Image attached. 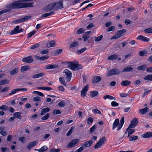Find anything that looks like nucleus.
Masks as SVG:
<instances>
[{
    "mask_svg": "<svg viewBox=\"0 0 152 152\" xmlns=\"http://www.w3.org/2000/svg\"><path fill=\"white\" fill-rule=\"evenodd\" d=\"M63 1H60L58 2H54L48 5L45 7L46 12L51 10L57 11L63 8Z\"/></svg>",
    "mask_w": 152,
    "mask_h": 152,
    "instance_id": "1",
    "label": "nucleus"
},
{
    "mask_svg": "<svg viewBox=\"0 0 152 152\" xmlns=\"http://www.w3.org/2000/svg\"><path fill=\"white\" fill-rule=\"evenodd\" d=\"M23 2V0H18L13 1L12 2L11 4L7 5L6 7L7 8L5 10H10V11H8V12H9L11 10V9L23 8V3H21V2Z\"/></svg>",
    "mask_w": 152,
    "mask_h": 152,
    "instance_id": "2",
    "label": "nucleus"
},
{
    "mask_svg": "<svg viewBox=\"0 0 152 152\" xmlns=\"http://www.w3.org/2000/svg\"><path fill=\"white\" fill-rule=\"evenodd\" d=\"M121 72V71L116 68L112 69L108 71L106 76L109 77L112 75H117L120 74Z\"/></svg>",
    "mask_w": 152,
    "mask_h": 152,
    "instance_id": "3",
    "label": "nucleus"
},
{
    "mask_svg": "<svg viewBox=\"0 0 152 152\" xmlns=\"http://www.w3.org/2000/svg\"><path fill=\"white\" fill-rule=\"evenodd\" d=\"M82 66L78 64L74 63L71 62L70 69L73 71H75L78 70L82 68Z\"/></svg>",
    "mask_w": 152,
    "mask_h": 152,
    "instance_id": "4",
    "label": "nucleus"
},
{
    "mask_svg": "<svg viewBox=\"0 0 152 152\" xmlns=\"http://www.w3.org/2000/svg\"><path fill=\"white\" fill-rule=\"evenodd\" d=\"M20 26H17L12 30L11 31L10 33V34L13 35L17 33L22 32L23 31V29L22 28L19 29Z\"/></svg>",
    "mask_w": 152,
    "mask_h": 152,
    "instance_id": "5",
    "label": "nucleus"
},
{
    "mask_svg": "<svg viewBox=\"0 0 152 152\" xmlns=\"http://www.w3.org/2000/svg\"><path fill=\"white\" fill-rule=\"evenodd\" d=\"M79 142V140L78 139H74L69 142L67 145V147L68 148L72 147L78 143Z\"/></svg>",
    "mask_w": 152,
    "mask_h": 152,
    "instance_id": "6",
    "label": "nucleus"
},
{
    "mask_svg": "<svg viewBox=\"0 0 152 152\" xmlns=\"http://www.w3.org/2000/svg\"><path fill=\"white\" fill-rule=\"evenodd\" d=\"M22 61L28 63H31L33 61L32 56H30L26 57L22 59Z\"/></svg>",
    "mask_w": 152,
    "mask_h": 152,
    "instance_id": "7",
    "label": "nucleus"
},
{
    "mask_svg": "<svg viewBox=\"0 0 152 152\" xmlns=\"http://www.w3.org/2000/svg\"><path fill=\"white\" fill-rule=\"evenodd\" d=\"M64 72L65 73L66 75V78L67 80L70 81L72 77V73L71 71L68 69H65L64 71Z\"/></svg>",
    "mask_w": 152,
    "mask_h": 152,
    "instance_id": "8",
    "label": "nucleus"
},
{
    "mask_svg": "<svg viewBox=\"0 0 152 152\" xmlns=\"http://www.w3.org/2000/svg\"><path fill=\"white\" fill-rule=\"evenodd\" d=\"M138 123V119L136 118H134L131 121V124L129 125V127L134 128Z\"/></svg>",
    "mask_w": 152,
    "mask_h": 152,
    "instance_id": "9",
    "label": "nucleus"
},
{
    "mask_svg": "<svg viewBox=\"0 0 152 152\" xmlns=\"http://www.w3.org/2000/svg\"><path fill=\"white\" fill-rule=\"evenodd\" d=\"M89 88L88 85L85 86L83 88L81 91V95L83 97H85L87 94V91Z\"/></svg>",
    "mask_w": 152,
    "mask_h": 152,
    "instance_id": "10",
    "label": "nucleus"
},
{
    "mask_svg": "<svg viewBox=\"0 0 152 152\" xmlns=\"http://www.w3.org/2000/svg\"><path fill=\"white\" fill-rule=\"evenodd\" d=\"M59 67L58 65L57 64H48L45 66L46 69H57Z\"/></svg>",
    "mask_w": 152,
    "mask_h": 152,
    "instance_id": "11",
    "label": "nucleus"
},
{
    "mask_svg": "<svg viewBox=\"0 0 152 152\" xmlns=\"http://www.w3.org/2000/svg\"><path fill=\"white\" fill-rule=\"evenodd\" d=\"M19 72V68L18 67H15L12 69L10 72V75H13L17 74Z\"/></svg>",
    "mask_w": 152,
    "mask_h": 152,
    "instance_id": "12",
    "label": "nucleus"
},
{
    "mask_svg": "<svg viewBox=\"0 0 152 152\" xmlns=\"http://www.w3.org/2000/svg\"><path fill=\"white\" fill-rule=\"evenodd\" d=\"M102 79L100 76H95L92 78V82L93 83H96L100 81Z\"/></svg>",
    "mask_w": 152,
    "mask_h": 152,
    "instance_id": "13",
    "label": "nucleus"
},
{
    "mask_svg": "<svg viewBox=\"0 0 152 152\" xmlns=\"http://www.w3.org/2000/svg\"><path fill=\"white\" fill-rule=\"evenodd\" d=\"M93 143V142L92 140H89L85 142L83 145L82 146L83 148L89 147Z\"/></svg>",
    "mask_w": 152,
    "mask_h": 152,
    "instance_id": "14",
    "label": "nucleus"
},
{
    "mask_svg": "<svg viewBox=\"0 0 152 152\" xmlns=\"http://www.w3.org/2000/svg\"><path fill=\"white\" fill-rule=\"evenodd\" d=\"M137 39L145 42H148L149 40V39L148 38L141 35L138 36Z\"/></svg>",
    "mask_w": 152,
    "mask_h": 152,
    "instance_id": "15",
    "label": "nucleus"
},
{
    "mask_svg": "<svg viewBox=\"0 0 152 152\" xmlns=\"http://www.w3.org/2000/svg\"><path fill=\"white\" fill-rule=\"evenodd\" d=\"M119 125V120L117 118L115 119L113 124V129H115Z\"/></svg>",
    "mask_w": 152,
    "mask_h": 152,
    "instance_id": "16",
    "label": "nucleus"
},
{
    "mask_svg": "<svg viewBox=\"0 0 152 152\" xmlns=\"http://www.w3.org/2000/svg\"><path fill=\"white\" fill-rule=\"evenodd\" d=\"M45 74L44 73L42 72L40 73L36 74L32 76V78L34 79L39 78L43 77L44 76Z\"/></svg>",
    "mask_w": 152,
    "mask_h": 152,
    "instance_id": "17",
    "label": "nucleus"
},
{
    "mask_svg": "<svg viewBox=\"0 0 152 152\" xmlns=\"http://www.w3.org/2000/svg\"><path fill=\"white\" fill-rule=\"evenodd\" d=\"M34 3L33 2L23 3V8L32 7L33 6Z\"/></svg>",
    "mask_w": 152,
    "mask_h": 152,
    "instance_id": "18",
    "label": "nucleus"
},
{
    "mask_svg": "<svg viewBox=\"0 0 152 152\" xmlns=\"http://www.w3.org/2000/svg\"><path fill=\"white\" fill-rule=\"evenodd\" d=\"M37 142L36 141H34L29 143L26 147L27 149H29L34 146L36 145Z\"/></svg>",
    "mask_w": 152,
    "mask_h": 152,
    "instance_id": "19",
    "label": "nucleus"
},
{
    "mask_svg": "<svg viewBox=\"0 0 152 152\" xmlns=\"http://www.w3.org/2000/svg\"><path fill=\"white\" fill-rule=\"evenodd\" d=\"M56 42L54 40H52L48 43L46 45V47L48 48H50L51 47H54L55 46Z\"/></svg>",
    "mask_w": 152,
    "mask_h": 152,
    "instance_id": "20",
    "label": "nucleus"
},
{
    "mask_svg": "<svg viewBox=\"0 0 152 152\" xmlns=\"http://www.w3.org/2000/svg\"><path fill=\"white\" fill-rule=\"evenodd\" d=\"M133 70V68L131 67V66H128L124 68L122 71L123 72H129L132 71Z\"/></svg>",
    "mask_w": 152,
    "mask_h": 152,
    "instance_id": "21",
    "label": "nucleus"
},
{
    "mask_svg": "<svg viewBox=\"0 0 152 152\" xmlns=\"http://www.w3.org/2000/svg\"><path fill=\"white\" fill-rule=\"evenodd\" d=\"M142 137L146 138L152 137V132H146L142 135Z\"/></svg>",
    "mask_w": 152,
    "mask_h": 152,
    "instance_id": "22",
    "label": "nucleus"
},
{
    "mask_svg": "<svg viewBox=\"0 0 152 152\" xmlns=\"http://www.w3.org/2000/svg\"><path fill=\"white\" fill-rule=\"evenodd\" d=\"M124 118L123 117L120 120V122L117 129V131H118L121 129L124 123Z\"/></svg>",
    "mask_w": 152,
    "mask_h": 152,
    "instance_id": "23",
    "label": "nucleus"
},
{
    "mask_svg": "<svg viewBox=\"0 0 152 152\" xmlns=\"http://www.w3.org/2000/svg\"><path fill=\"white\" fill-rule=\"evenodd\" d=\"M50 110V109L48 107L44 108L42 109L40 114L41 115H44L45 113L48 112Z\"/></svg>",
    "mask_w": 152,
    "mask_h": 152,
    "instance_id": "24",
    "label": "nucleus"
},
{
    "mask_svg": "<svg viewBox=\"0 0 152 152\" xmlns=\"http://www.w3.org/2000/svg\"><path fill=\"white\" fill-rule=\"evenodd\" d=\"M131 83V82L127 80H125L123 81L121 83V86H127L130 85Z\"/></svg>",
    "mask_w": 152,
    "mask_h": 152,
    "instance_id": "25",
    "label": "nucleus"
},
{
    "mask_svg": "<svg viewBox=\"0 0 152 152\" xmlns=\"http://www.w3.org/2000/svg\"><path fill=\"white\" fill-rule=\"evenodd\" d=\"M13 115L15 117L17 118L20 120H21L22 119L21 113L20 112H15L13 114Z\"/></svg>",
    "mask_w": 152,
    "mask_h": 152,
    "instance_id": "26",
    "label": "nucleus"
},
{
    "mask_svg": "<svg viewBox=\"0 0 152 152\" xmlns=\"http://www.w3.org/2000/svg\"><path fill=\"white\" fill-rule=\"evenodd\" d=\"M118 57V56L116 54L112 55L108 57V59L110 60H115L117 59Z\"/></svg>",
    "mask_w": 152,
    "mask_h": 152,
    "instance_id": "27",
    "label": "nucleus"
},
{
    "mask_svg": "<svg viewBox=\"0 0 152 152\" xmlns=\"http://www.w3.org/2000/svg\"><path fill=\"white\" fill-rule=\"evenodd\" d=\"M128 137L129 138V141H135L138 139V136L135 135H131Z\"/></svg>",
    "mask_w": 152,
    "mask_h": 152,
    "instance_id": "28",
    "label": "nucleus"
},
{
    "mask_svg": "<svg viewBox=\"0 0 152 152\" xmlns=\"http://www.w3.org/2000/svg\"><path fill=\"white\" fill-rule=\"evenodd\" d=\"M71 62L65 61L62 62V64L65 67H68L70 68Z\"/></svg>",
    "mask_w": 152,
    "mask_h": 152,
    "instance_id": "29",
    "label": "nucleus"
},
{
    "mask_svg": "<svg viewBox=\"0 0 152 152\" xmlns=\"http://www.w3.org/2000/svg\"><path fill=\"white\" fill-rule=\"evenodd\" d=\"M54 14V12L53 11H50L49 12H47L41 15L42 17H45L52 15Z\"/></svg>",
    "mask_w": 152,
    "mask_h": 152,
    "instance_id": "30",
    "label": "nucleus"
},
{
    "mask_svg": "<svg viewBox=\"0 0 152 152\" xmlns=\"http://www.w3.org/2000/svg\"><path fill=\"white\" fill-rule=\"evenodd\" d=\"M103 98L105 100H106L107 99H108L110 100H115V97L109 95H106L105 96H103Z\"/></svg>",
    "mask_w": 152,
    "mask_h": 152,
    "instance_id": "31",
    "label": "nucleus"
},
{
    "mask_svg": "<svg viewBox=\"0 0 152 152\" xmlns=\"http://www.w3.org/2000/svg\"><path fill=\"white\" fill-rule=\"evenodd\" d=\"M30 69L29 66H24L21 67L20 71L21 72L26 71Z\"/></svg>",
    "mask_w": 152,
    "mask_h": 152,
    "instance_id": "32",
    "label": "nucleus"
},
{
    "mask_svg": "<svg viewBox=\"0 0 152 152\" xmlns=\"http://www.w3.org/2000/svg\"><path fill=\"white\" fill-rule=\"evenodd\" d=\"M122 35H121L117 31L116 33L115 34L113 37L111 38V39H117L120 38L121 36Z\"/></svg>",
    "mask_w": 152,
    "mask_h": 152,
    "instance_id": "33",
    "label": "nucleus"
},
{
    "mask_svg": "<svg viewBox=\"0 0 152 152\" xmlns=\"http://www.w3.org/2000/svg\"><path fill=\"white\" fill-rule=\"evenodd\" d=\"M129 128V133L128 134V137L131 135L132 134H133L135 132V130L134 129H131L132 128L131 127H129V126H128Z\"/></svg>",
    "mask_w": 152,
    "mask_h": 152,
    "instance_id": "34",
    "label": "nucleus"
},
{
    "mask_svg": "<svg viewBox=\"0 0 152 152\" xmlns=\"http://www.w3.org/2000/svg\"><path fill=\"white\" fill-rule=\"evenodd\" d=\"M147 53V52L145 50L140 51L139 53L140 56H145Z\"/></svg>",
    "mask_w": 152,
    "mask_h": 152,
    "instance_id": "35",
    "label": "nucleus"
},
{
    "mask_svg": "<svg viewBox=\"0 0 152 152\" xmlns=\"http://www.w3.org/2000/svg\"><path fill=\"white\" fill-rule=\"evenodd\" d=\"M98 94V91H94L90 92V95L92 97H94L96 96Z\"/></svg>",
    "mask_w": 152,
    "mask_h": 152,
    "instance_id": "36",
    "label": "nucleus"
},
{
    "mask_svg": "<svg viewBox=\"0 0 152 152\" xmlns=\"http://www.w3.org/2000/svg\"><path fill=\"white\" fill-rule=\"evenodd\" d=\"M144 79L146 80L152 81V75H148L144 77Z\"/></svg>",
    "mask_w": 152,
    "mask_h": 152,
    "instance_id": "37",
    "label": "nucleus"
},
{
    "mask_svg": "<svg viewBox=\"0 0 152 152\" xmlns=\"http://www.w3.org/2000/svg\"><path fill=\"white\" fill-rule=\"evenodd\" d=\"M148 108L147 107L142 109L140 110V113H141L142 114H144L148 111Z\"/></svg>",
    "mask_w": 152,
    "mask_h": 152,
    "instance_id": "38",
    "label": "nucleus"
},
{
    "mask_svg": "<svg viewBox=\"0 0 152 152\" xmlns=\"http://www.w3.org/2000/svg\"><path fill=\"white\" fill-rule=\"evenodd\" d=\"M85 31V30L84 28H80L77 31L76 34H80L84 33Z\"/></svg>",
    "mask_w": 152,
    "mask_h": 152,
    "instance_id": "39",
    "label": "nucleus"
},
{
    "mask_svg": "<svg viewBox=\"0 0 152 152\" xmlns=\"http://www.w3.org/2000/svg\"><path fill=\"white\" fill-rule=\"evenodd\" d=\"M106 141V138L104 137H102L99 141V142L100 144L102 145L103 144L104 142Z\"/></svg>",
    "mask_w": 152,
    "mask_h": 152,
    "instance_id": "40",
    "label": "nucleus"
},
{
    "mask_svg": "<svg viewBox=\"0 0 152 152\" xmlns=\"http://www.w3.org/2000/svg\"><path fill=\"white\" fill-rule=\"evenodd\" d=\"M103 35H101L99 37H94V41L95 42H99L103 38Z\"/></svg>",
    "mask_w": 152,
    "mask_h": 152,
    "instance_id": "41",
    "label": "nucleus"
},
{
    "mask_svg": "<svg viewBox=\"0 0 152 152\" xmlns=\"http://www.w3.org/2000/svg\"><path fill=\"white\" fill-rule=\"evenodd\" d=\"M59 81L60 83L63 84L64 86H66V83L65 81L64 77H60L59 78Z\"/></svg>",
    "mask_w": 152,
    "mask_h": 152,
    "instance_id": "42",
    "label": "nucleus"
},
{
    "mask_svg": "<svg viewBox=\"0 0 152 152\" xmlns=\"http://www.w3.org/2000/svg\"><path fill=\"white\" fill-rule=\"evenodd\" d=\"M144 31L145 33H152V27L149 28L145 29Z\"/></svg>",
    "mask_w": 152,
    "mask_h": 152,
    "instance_id": "43",
    "label": "nucleus"
},
{
    "mask_svg": "<svg viewBox=\"0 0 152 152\" xmlns=\"http://www.w3.org/2000/svg\"><path fill=\"white\" fill-rule=\"evenodd\" d=\"M78 44V43L76 42L75 41L72 43L69 46V47L70 48H73L77 46Z\"/></svg>",
    "mask_w": 152,
    "mask_h": 152,
    "instance_id": "44",
    "label": "nucleus"
},
{
    "mask_svg": "<svg viewBox=\"0 0 152 152\" xmlns=\"http://www.w3.org/2000/svg\"><path fill=\"white\" fill-rule=\"evenodd\" d=\"M97 126L96 125L93 126L91 127V128L89 132L90 134H92L94 131L95 130V129L96 128Z\"/></svg>",
    "mask_w": 152,
    "mask_h": 152,
    "instance_id": "45",
    "label": "nucleus"
},
{
    "mask_svg": "<svg viewBox=\"0 0 152 152\" xmlns=\"http://www.w3.org/2000/svg\"><path fill=\"white\" fill-rule=\"evenodd\" d=\"M48 149L46 146H44L40 148V152H44L46 151Z\"/></svg>",
    "mask_w": 152,
    "mask_h": 152,
    "instance_id": "46",
    "label": "nucleus"
},
{
    "mask_svg": "<svg viewBox=\"0 0 152 152\" xmlns=\"http://www.w3.org/2000/svg\"><path fill=\"white\" fill-rule=\"evenodd\" d=\"M146 68L145 65H144L141 66H140L137 67L138 70H143Z\"/></svg>",
    "mask_w": 152,
    "mask_h": 152,
    "instance_id": "47",
    "label": "nucleus"
},
{
    "mask_svg": "<svg viewBox=\"0 0 152 152\" xmlns=\"http://www.w3.org/2000/svg\"><path fill=\"white\" fill-rule=\"evenodd\" d=\"M33 100L34 101H37L39 102H41L40 97L39 96H36L34 97L33 99Z\"/></svg>",
    "mask_w": 152,
    "mask_h": 152,
    "instance_id": "48",
    "label": "nucleus"
},
{
    "mask_svg": "<svg viewBox=\"0 0 152 152\" xmlns=\"http://www.w3.org/2000/svg\"><path fill=\"white\" fill-rule=\"evenodd\" d=\"M93 119L91 117H89L88 118L87 120V123L88 125H90L93 122Z\"/></svg>",
    "mask_w": 152,
    "mask_h": 152,
    "instance_id": "49",
    "label": "nucleus"
},
{
    "mask_svg": "<svg viewBox=\"0 0 152 152\" xmlns=\"http://www.w3.org/2000/svg\"><path fill=\"white\" fill-rule=\"evenodd\" d=\"M33 94H37V95L39 96H44V94H43L40 92L38 91H34L33 92Z\"/></svg>",
    "mask_w": 152,
    "mask_h": 152,
    "instance_id": "50",
    "label": "nucleus"
},
{
    "mask_svg": "<svg viewBox=\"0 0 152 152\" xmlns=\"http://www.w3.org/2000/svg\"><path fill=\"white\" fill-rule=\"evenodd\" d=\"M62 51V50L61 49H58L55 51V54L57 56L60 54Z\"/></svg>",
    "mask_w": 152,
    "mask_h": 152,
    "instance_id": "51",
    "label": "nucleus"
},
{
    "mask_svg": "<svg viewBox=\"0 0 152 152\" xmlns=\"http://www.w3.org/2000/svg\"><path fill=\"white\" fill-rule=\"evenodd\" d=\"M86 50V48H82L80 50H78L77 52V53L78 54H80L83 52L85 51Z\"/></svg>",
    "mask_w": 152,
    "mask_h": 152,
    "instance_id": "52",
    "label": "nucleus"
},
{
    "mask_svg": "<svg viewBox=\"0 0 152 152\" xmlns=\"http://www.w3.org/2000/svg\"><path fill=\"white\" fill-rule=\"evenodd\" d=\"M35 32L36 31L35 30H33L32 31L28 34L27 37L28 38L31 37L32 35L34 34Z\"/></svg>",
    "mask_w": 152,
    "mask_h": 152,
    "instance_id": "53",
    "label": "nucleus"
},
{
    "mask_svg": "<svg viewBox=\"0 0 152 152\" xmlns=\"http://www.w3.org/2000/svg\"><path fill=\"white\" fill-rule=\"evenodd\" d=\"M65 102L64 101H61L58 104V105L59 106L61 107H64L65 105Z\"/></svg>",
    "mask_w": 152,
    "mask_h": 152,
    "instance_id": "54",
    "label": "nucleus"
},
{
    "mask_svg": "<svg viewBox=\"0 0 152 152\" xmlns=\"http://www.w3.org/2000/svg\"><path fill=\"white\" fill-rule=\"evenodd\" d=\"M74 128L73 127H72L69 130L68 132L66 134V135L67 136H69L70 134H71L73 130L74 129Z\"/></svg>",
    "mask_w": 152,
    "mask_h": 152,
    "instance_id": "55",
    "label": "nucleus"
},
{
    "mask_svg": "<svg viewBox=\"0 0 152 152\" xmlns=\"http://www.w3.org/2000/svg\"><path fill=\"white\" fill-rule=\"evenodd\" d=\"M7 107H8L7 105H4L0 107V109L3 111H5L7 110Z\"/></svg>",
    "mask_w": 152,
    "mask_h": 152,
    "instance_id": "56",
    "label": "nucleus"
},
{
    "mask_svg": "<svg viewBox=\"0 0 152 152\" xmlns=\"http://www.w3.org/2000/svg\"><path fill=\"white\" fill-rule=\"evenodd\" d=\"M53 115H57L61 113V111L58 110H55L53 111Z\"/></svg>",
    "mask_w": 152,
    "mask_h": 152,
    "instance_id": "57",
    "label": "nucleus"
},
{
    "mask_svg": "<svg viewBox=\"0 0 152 152\" xmlns=\"http://www.w3.org/2000/svg\"><path fill=\"white\" fill-rule=\"evenodd\" d=\"M83 38L84 42H85L88 39L89 36L88 35L84 34L83 35Z\"/></svg>",
    "mask_w": 152,
    "mask_h": 152,
    "instance_id": "58",
    "label": "nucleus"
},
{
    "mask_svg": "<svg viewBox=\"0 0 152 152\" xmlns=\"http://www.w3.org/2000/svg\"><path fill=\"white\" fill-rule=\"evenodd\" d=\"M49 115H50L49 113H48L45 115L43 116L42 118V119L43 120H47L49 118Z\"/></svg>",
    "mask_w": 152,
    "mask_h": 152,
    "instance_id": "59",
    "label": "nucleus"
},
{
    "mask_svg": "<svg viewBox=\"0 0 152 152\" xmlns=\"http://www.w3.org/2000/svg\"><path fill=\"white\" fill-rule=\"evenodd\" d=\"M18 88L15 89L12 91L9 94V95L10 96L15 94L18 91Z\"/></svg>",
    "mask_w": 152,
    "mask_h": 152,
    "instance_id": "60",
    "label": "nucleus"
},
{
    "mask_svg": "<svg viewBox=\"0 0 152 152\" xmlns=\"http://www.w3.org/2000/svg\"><path fill=\"white\" fill-rule=\"evenodd\" d=\"M49 58V57L48 56H43L42 57H40L39 60L44 61L46 59H48Z\"/></svg>",
    "mask_w": 152,
    "mask_h": 152,
    "instance_id": "61",
    "label": "nucleus"
},
{
    "mask_svg": "<svg viewBox=\"0 0 152 152\" xmlns=\"http://www.w3.org/2000/svg\"><path fill=\"white\" fill-rule=\"evenodd\" d=\"M31 18V16H25L22 18L23 22H24L25 20H28L30 18Z\"/></svg>",
    "mask_w": 152,
    "mask_h": 152,
    "instance_id": "62",
    "label": "nucleus"
},
{
    "mask_svg": "<svg viewBox=\"0 0 152 152\" xmlns=\"http://www.w3.org/2000/svg\"><path fill=\"white\" fill-rule=\"evenodd\" d=\"M39 46V44L38 43H36L33 45L31 47V49H34L38 48Z\"/></svg>",
    "mask_w": 152,
    "mask_h": 152,
    "instance_id": "63",
    "label": "nucleus"
},
{
    "mask_svg": "<svg viewBox=\"0 0 152 152\" xmlns=\"http://www.w3.org/2000/svg\"><path fill=\"white\" fill-rule=\"evenodd\" d=\"M60 151V149L58 148L55 149V148L51 149L50 152H58Z\"/></svg>",
    "mask_w": 152,
    "mask_h": 152,
    "instance_id": "64",
    "label": "nucleus"
}]
</instances>
